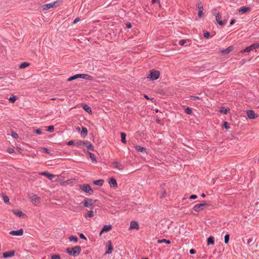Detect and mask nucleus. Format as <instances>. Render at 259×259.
<instances>
[{
  "instance_id": "45",
  "label": "nucleus",
  "mask_w": 259,
  "mask_h": 259,
  "mask_svg": "<svg viewBox=\"0 0 259 259\" xmlns=\"http://www.w3.org/2000/svg\"><path fill=\"white\" fill-rule=\"evenodd\" d=\"M55 177V176L52 174H49V175L47 176V178L51 180H52Z\"/></svg>"
},
{
  "instance_id": "58",
  "label": "nucleus",
  "mask_w": 259,
  "mask_h": 259,
  "mask_svg": "<svg viewBox=\"0 0 259 259\" xmlns=\"http://www.w3.org/2000/svg\"><path fill=\"white\" fill-rule=\"evenodd\" d=\"M166 191L165 190H164L163 192H162V195L161 196V198H163V197H165L166 196Z\"/></svg>"
},
{
  "instance_id": "39",
  "label": "nucleus",
  "mask_w": 259,
  "mask_h": 259,
  "mask_svg": "<svg viewBox=\"0 0 259 259\" xmlns=\"http://www.w3.org/2000/svg\"><path fill=\"white\" fill-rule=\"evenodd\" d=\"M185 113L187 114H191L192 113V110L189 107H187L185 110Z\"/></svg>"
},
{
  "instance_id": "17",
  "label": "nucleus",
  "mask_w": 259,
  "mask_h": 259,
  "mask_svg": "<svg viewBox=\"0 0 259 259\" xmlns=\"http://www.w3.org/2000/svg\"><path fill=\"white\" fill-rule=\"evenodd\" d=\"M107 246H108V249L106 252V254H110L112 253V251L113 249V248L111 244V241L110 240H109L107 241Z\"/></svg>"
},
{
  "instance_id": "37",
  "label": "nucleus",
  "mask_w": 259,
  "mask_h": 259,
  "mask_svg": "<svg viewBox=\"0 0 259 259\" xmlns=\"http://www.w3.org/2000/svg\"><path fill=\"white\" fill-rule=\"evenodd\" d=\"M230 235L229 234H226L224 237V242L225 244H228L229 241Z\"/></svg>"
},
{
  "instance_id": "9",
  "label": "nucleus",
  "mask_w": 259,
  "mask_h": 259,
  "mask_svg": "<svg viewBox=\"0 0 259 259\" xmlns=\"http://www.w3.org/2000/svg\"><path fill=\"white\" fill-rule=\"evenodd\" d=\"M234 50V47L233 46H229L226 49H224L222 50H221L219 52V54L221 55H225L228 54L231 51H232Z\"/></svg>"
},
{
  "instance_id": "2",
  "label": "nucleus",
  "mask_w": 259,
  "mask_h": 259,
  "mask_svg": "<svg viewBox=\"0 0 259 259\" xmlns=\"http://www.w3.org/2000/svg\"><path fill=\"white\" fill-rule=\"evenodd\" d=\"M212 13L215 16V19L217 22L221 26H224L227 23V20H224L223 21L221 20V16L220 15L219 12H218L216 9H213Z\"/></svg>"
},
{
  "instance_id": "3",
  "label": "nucleus",
  "mask_w": 259,
  "mask_h": 259,
  "mask_svg": "<svg viewBox=\"0 0 259 259\" xmlns=\"http://www.w3.org/2000/svg\"><path fill=\"white\" fill-rule=\"evenodd\" d=\"M79 190L87 193L90 195H92L93 193V190L91 188L90 185L87 184L79 185Z\"/></svg>"
},
{
  "instance_id": "18",
  "label": "nucleus",
  "mask_w": 259,
  "mask_h": 259,
  "mask_svg": "<svg viewBox=\"0 0 259 259\" xmlns=\"http://www.w3.org/2000/svg\"><path fill=\"white\" fill-rule=\"evenodd\" d=\"M112 229V226L110 225H104L100 233V235L103 232H108L110 231Z\"/></svg>"
},
{
  "instance_id": "61",
  "label": "nucleus",
  "mask_w": 259,
  "mask_h": 259,
  "mask_svg": "<svg viewBox=\"0 0 259 259\" xmlns=\"http://www.w3.org/2000/svg\"><path fill=\"white\" fill-rule=\"evenodd\" d=\"M253 241V239L252 238H250L248 239L247 244H249Z\"/></svg>"
},
{
  "instance_id": "24",
  "label": "nucleus",
  "mask_w": 259,
  "mask_h": 259,
  "mask_svg": "<svg viewBox=\"0 0 259 259\" xmlns=\"http://www.w3.org/2000/svg\"><path fill=\"white\" fill-rule=\"evenodd\" d=\"M214 244V238L212 236H209L207 238V245H209L210 244L213 245Z\"/></svg>"
},
{
  "instance_id": "5",
  "label": "nucleus",
  "mask_w": 259,
  "mask_h": 259,
  "mask_svg": "<svg viewBox=\"0 0 259 259\" xmlns=\"http://www.w3.org/2000/svg\"><path fill=\"white\" fill-rule=\"evenodd\" d=\"M208 205L205 202H204L202 203L198 204L195 205L193 207V210L197 212H200L201 210H204L206 206H207Z\"/></svg>"
},
{
  "instance_id": "7",
  "label": "nucleus",
  "mask_w": 259,
  "mask_h": 259,
  "mask_svg": "<svg viewBox=\"0 0 259 259\" xmlns=\"http://www.w3.org/2000/svg\"><path fill=\"white\" fill-rule=\"evenodd\" d=\"M95 202V200L92 199L85 198L83 201L81 202V204H83L84 206L86 207H90L94 204Z\"/></svg>"
},
{
  "instance_id": "49",
  "label": "nucleus",
  "mask_w": 259,
  "mask_h": 259,
  "mask_svg": "<svg viewBox=\"0 0 259 259\" xmlns=\"http://www.w3.org/2000/svg\"><path fill=\"white\" fill-rule=\"evenodd\" d=\"M190 99L192 100L195 101V100H196L200 99V98L199 97H198V96H190Z\"/></svg>"
},
{
  "instance_id": "1",
  "label": "nucleus",
  "mask_w": 259,
  "mask_h": 259,
  "mask_svg": "<svg viewBox=\"0 0 259 259\" xmlns=\"http://www.w3.org/2000/svg\"><path fill=\"white\" fill-rule=\"evenodd\" d=\"M66 252L70 255L74 257L77 256L81 252V247L76 246L73 247H68L66 248Z\"/></svg>"
},
{
  "instance_id": "53",
  "label": "nucleus",
  "mask_w": 259,
  "mask_h": 259,
  "mask_svg": "<svg viewBox=\"0 0 259 259\" xmlns=\"http://www.w3.org/2000/svg\"><path fill=\"white\" fill-rule=\"evenodd\" d=\"M35 132L38 135H41L42 134L41 130L39 128L35 130Z\"/></svg>"
},
{
  "instance_id": "27",
  "label": "nucleus",
  "mask_w": 259,
  "mask_h": 259,
  "mask_svg": "<svg viewBox=\"0 0 259 259\" xmlns=\"http://www.w3.org/2000/svg\"><path fill=\"white\" fill-rule=\"evenodd\" d=\"M79 75H80L79 74H75L73 76H72L67 79V81H70L74 79L79 78H80Z\"/></svg>"
},
{
  "instance_id": "33",
  "label": "nucleus",
  "mask_w": 259,
  "mask_h": 259,
  "mask_svg": "<svg viewBox=\"0 0 259 259\" xmlns=\"http://www.w3.org/2000/svg\"><path fill=\"white\" fill-rule=\"evenodd\" d=\"M170 242H171L170 241H169L168 240H166L165 239H162L161 240H158L157 241L158 243H166L167 244H170Z\"/></svg>"
},
{
  "instance_id": "13",
  "label": "nucleus",
  "mask_w": 259,
  "mask_h": 259,
  "mask_svg": "<svg viewBox=\"0 0 259 259\" xmlns=\"http://www.w3.org/2000/svg\"><path fill=\"white\" fill-rule=\"evenodd\" d=\"M129 229H130L139 230V226L138 223L135 221H131V223H130V226Z\"/></svg>"
},
{
  "instance_id": "23",
  "label": "nucleus",
  "mask_w": 259,
  "mask_h": 259,
  "mask_svg": "<svg viewBox=\"0 0 259 259\" xmlns=\"http://www.w3.org/2000/svg\"><path fill=\"white\" fill-rule=\"evenodd\" d=\"M83 109L88 113H92V109L91 108L88 106L87 104H83L82 105Z\"/></svg>"
},
{
  "instance_id": "42",
  "label": "nucleus",
  "mask_w": 259,
  "mask_h": 259,
  "mask_svg": "<svg viewBox=\"0 0 259 259\" xmlns=\"http://www.w3.org/2000/svg\"><path fill=\"white\" fill-rule=\"evenodd\" d=\"M39 199V197L36 195H34L31 197V200L32 201L36 202L37 200H38Z\"/></svg>"
},
{
  "instance_id": "28",
  "label": "nucleus",
  "mask_w": 259,
  "mask_h": 259,
  "mask_svg": "<svg viewBox=\"0 0 259 259\" xmlns=\"http://www.w3.org/2000/svg\"><path fill=\"white\" fill-rule=\"evenodd\" d=\"M196 6L198 11L203 10V6L201 2L197 3Z\"/></svg>"
},
{
  "instance_id": "34",
  "label": "nucleus",
  "mask_w": 259,
  "mask_h": 259,
  "mask_svg": "<svg viewBox=\"0 0 259 259\" xmlns=\"http://www.w3.org/2000/svg\"><path fill=\"white\" fill-rule=\"evenodd\" d=\"M94 215V212L93 210L89 211L87 214L85 215V217L92 218Z\"/></svg>"
},
{
  "instance_id": "15",
  "label": "nucleus",
  "mask_w": 259,
  "mask_h": 259,
  "mask_svg": "<svg viewBox=\"0 0 259 259\" xmlns=\"http://www.w3.org/2000/svg\"><path fill=\"white\" fill-rule=\"evenodd\" d=\"M15 255V251L13 250L7 251L3 253V257L4 258H8L12 257Z\"/></svg>"
},
{
  "instance_id": "21",
  "label": "nucleus",
  "mask_w": 259,
  "mask_h": 259,
  "mask_svg": "<svg viewBox=\"0 0 259 259\" xmlns=\"http://www.w3.org/2000/svg\"><path fill=\"white\" fill-rule=\"evenodd\" d=\"M84 146L87 147L88 149L90 150L94 151V146L90 142H85Z\"/></svg>"
},
{
  "instance_id": "51",
  "label": "nucleus",
  "mask_w": 259,
  "mask_h": 259,
  "mask_svg": "<svg viewBox=\"0 0 259 259\" xmlns=\"http://www.w3.org/2000/svg\"><path fill=\"white\" fill-rule=\"evenodd\" d=\"M75 143V142H74V141L71 140V141H68L67 143V145L68 146H71V145H74Z\"/></svg>"
},
{
  "instance_id": "40",
  "label": "nucleus",
  "mask_w": 259,
  "mask_h": 259,
  "mask_svg": "<svg viewBox=\"0 0 259 259\" xmlns=\"http://www.w3.org/2000/svg\"><path fill=\"white\" fill-rule=\"evenodd\" d=\"M51 259H61V257L59 254H53L51 255Z\"/></svg>"
},
{
  "instance_id": "59",
  "label": "nucleus",
  "mask_w": 259,
  "mask_h": 259,
  "mask_svg": "<svg viewBox=\"0 0 259 259\" xmlns=\"http://www.w3.org/2000/svg\"><path fill=\"white\" fill-rule=\"evenodd\" d=\"M196 253V251L194 249H191L190 250V253L191 254H194Z\"/></svg>"
},
{
  "instance_id": "14",
  "label": "nucleus",
  "mask_w": 259,
  "mask_h": 259,
  "mask_svg": "<svg viewBox=\"0 0 259 259\" xmlns=\"http://www.w3.org/2000/svg\"><path fill=\"white\" fill-rule=\"evenodd\" d=\"M113 167L119 170H122L123 169V166L122 164L119 163L117 161H114L112 163Z\"/></svg>"
},
{
  "instance_id": "11",
  "label": "nucleus",
  "mask_w": 259,
  "mask_h": 259,
  "mask_svg": "<svg viewBox=\"0 0 259 259\" xmlns=\"http://www.w3.org/2000/svg\"><path fill=\"white\" fill-rule=\"evenodd\" d=\"M110 187L114 189L117 188V183L115 179L111 178L108 181Z\"/></svg>"
},
{
  "instance_id": "38",
  "label": "nucleus",
  "mask_w": 259,
  "mask_h": 259,
  "mask_svg": "<svg viewBox=\"0 0 259 259\" xmlns=\"http://www.w3.org/2000/svg\"><path fill=\"white\" fill-rule=\"evenodd\" d=\"M16 100H17V98L15 96L10 97V98L9 99V100L12 103L15 102L16 101Z\"/></svg>"
},
{
  "instance_id": "22",
  "label": "nucleus",
  "mask_w": 259,
  "mask_h": 259,
  "mask_svg": "<svg viewBox=\"0 0 259 259\" xmlns=\"http://www.w3.org/2000/svg\"><path fill=\"white\" fill-rule=\"evenodd\" d=\"M13 212L15 215H16L19 217H21L25 215V214L24 213H23L21 211L19 210H13Z\"/></svg>"
},
{
  "instance_id": "46",
  "label": "nucleus",
  "mask_w": 259,
  "mask_h": 259,
  "mask_svg": "<svg viewBox=\"0 0 259 259\" xmlns=\"http://www.w3.org/2000/svg\"><path fill=\"white\" fill-rule=\"evenodd\" d=\"M223 127H224L226 130L230 128V126H229L228 123L227 121L224 122Z\"/></svg>"
},
{
  "instance_id": "32",
  "label": "nucleus",
  "mask_w": 259,
  "mask_h": 259,
  "mask_svg": "<svg viewBox=\"0 0 259 259\" xmlns=\"http://www.w3.org/2000/svg\"><path fill=\"white\" fill-rule=\"evenodd\" d=\"M69 239L70 241H73L74 242H77L78 241V238L76 236H71L69 237Z\"/></svg>"
},
{
  "instance_id": "55",
  "label": "nucleus",
  "mask_w": 259,
  "mask_h": 259,
  "mask_svg": "<svg viewBox=\"0 0 259 259\" xmlns=\"http://www.w3.org/2000/svg\"><path fill=\"white\" fill-rule=\"evenodd\" d=\"M197 196L196 195H192L189 197V199H194L197 198Z\"/></svg>"
},
{
  "instance_id": "26",
  "label": "nucleus",
  "mask_w": 259,
  "mask_h": 259,
  "mask_svg": "<svg viewBox=\"0 0 259 259\" xmlns=\"http://www.w3.org/2000/svg\"><path fill=\"white\" fill-rule=\"evenodd\" d=\"M104 183V181L103 180H98L97 181H94L93 182V184L95 185L98 186H102Z\"/></svg>"
},
{
  "instance_id": "35",
  "label": "nucleus",
  "mask_w": 259,
  "mask_h": 259,
  "mask_svg": "<svg viewBox=\"0 0 259 259\" xmlns=\"http://www.w3.org/2000/svg\"><path fill=\"white\" fill-rule=\"evenodd\" d=\"M88 134V130L87 128L85 127H82L81 131V134L83 135L84 137L86 136Z\"/></svg>"
},
{
  "instance_id": "57",
  "label": "nucleus",
  "mask_w": 259,
  "mask_h": 259,
  "mask_svg": "<svg viewBox=\"0 0 259 259\" xmlns=\"http://www.w3.org/2000/svg\"><path fill=\"white\" fill-rule=\"evenodd\" d=\"M79 237H80V238H81V239H84V240H86V239H87V238H86L85 236L83 234H80L79 235Z\"/></svg>"
},
{
  "instance_id": "62",
  "label": "nucleus",
  "mask_w": 259,
  "mask_h": 259,
  "mask_svg": "<svg viewBox=\"0 0 259 259\" xmlns=\"http://www.w3.org/2000/svg\"><path fill=\"white\" fill-rule=\"evenodd\" d=\"M8 152L10 153H13L14 152V150L12 148H9V150H8Z\"/></svg>"
},
{
  "instance_id": "60",
  "label": "nucleus",
  "mask_w": 259,
  "mask_h": 259,
  "mask_svg": "<svg viewBox=\"0 0 259 259\" xmlns=\"http://www.w3.org/2000/svg\"><path fill=\"white\" fill-rule=\"evenodd\" d=\"M125 25H126V27L127 28H131V27H132L131 24V23H130V22H127V23H126V24H125Z\"/></svg>"
},
{
  "instance_id": "63",
  "label": "nucleus",
  "mask_w": 259,
  "mask_h": 259,
  "mask_svg": "<svg viewBox=\"0 0 259 259\" xmlns=\"http://www.w3.org/2000/svg\"><path fill=\"white\" fill-rule=\"evenodd\" d=\"M235 22V20L234 19H232L230 22V25H233V24H234Z\"/></svg>"
},
{
  "instance_id": "43",
  "label": "nucleus",
  "mask_w": 259,
  "mask_h": 259,
  "mask_svg": "<svg viewBox=\"0 0 259 259\" xmlns=\"http://www.w3.org/2000/svg\"><path fill=\"white\" fill-rule=\"evenodd\" d=\"M203 10H200V11H198V17L199 18H202V17H203Z\"/></svg>"
},
{
  "instance_id": "56",
  "label": "nucleus",
  "mask_w": 259,
  "mask_h": 259,
  "mask_svg": "<svg viewBox=\"0 0 259 259\" xmlns=\"http://www.w3.org/2000/svg\"><path fill=\"white\" fill-rule=\"evenodd\" d=\"M49 173L47 172H41L40 173V175H42V176H46L47 177V176L49 175Z\"/></svg>"
},
{
  "instance_id": "54",
  "label": "nucleus",
  "mask_w": 259,
  "mask_h": 259,
  "mask_svg": "<svg viewBox=\"0 0 259 259\" xmlns=\"http://www.w3.org/2000/svg\"><path fill=\"white\" fill-rule=\"evenodd\" d=\"M80 19L79 17L76 18L73 21V24H76L78 22L80 21Z\"/></svg>"
},
{
  "instance_id": "50",
  "label": "nucleus",
  "mask_w": 259,
  "mask_h": 259,
  "mask_svg": "<svg viewBox=\"0 0 259 259\" xmlns=\"http://www.w3.org/2000/svg\"><path fill=\"white\" fill-rule=\"evenodd\" d=\"M229 110H230L229 108H228L225 109L224 110H221L220 112L227 114L228 113V111Z\"/></svg>"
},
{
  "instance_id": "47",
  "label": "nucleus",
  "mask_w": 259,
  "mask_h": 259,
  "mask_svg": "<svg viewBox=\"0 0 259 259\" xmlns=\"http://www.w3.org/2000/svg\"><path fill=\"white\" fill-rule=\"evenodd\" d=\"M11 136H12L13 138H15V139H17V138H18V134H17L16 133H15V132H14V131H12V134H11Z\"/></svg>"
},
{
  "instance_id": "52",
  "label": "nucleus",
  "mask_w": 259,
  "mask_h": 259,
  "mask_svg": "<svg viewBox=\"0 0 259 259\" xmlns=\"http://www.w3.org/2000/svg\"><path fill=\"white\" fill-rule=\"evenodd\" d=\"M42 150H43V151L44 152H45L46 153H48V154L50 153V150L47 148H43Z\"/></svg>"
},
{
  "instance_id": "12",
  "label": "nucleus",
  "mask_w": 259,
  "mask_h": 259,
  "mask_svg": "<svg viewBox=\"0 0 259 259\" xmlns=\"http://www.w3.org/2000/svg\"><path fill=\"white\" fill-rule=\"evenodd\" d=\"M23 234V230L22 229H20L17 231H11L10 232V234L13 236H21Z\"/></svg>"
},
{
  "instance_id": "10",
  "label": "nucleus",
  "mask_w": 259,
  "mask_h": 259,
  "mask_svg": "<svg viewBox=\"0 0 259 259\" xmlns=\"http://www.w3.org/2000/svg\"><path fill=\"white\" fill-rule=\"evenodd\" d=\"M246 113H247V115L249 119H255L257 117V115L254 113V111L252 110H247L246 112Z\"/></svg>"
},
{
  "instance_id": "36",
  "label": "nucleus",
  "mask_w": 259,
  "mask_h": 259,
  "mask_svg": "<svg viewBox=\"0 0 259 259\" xmlns=\"http://www.w3.org/2000/svg\"><path fill=\"white\" fill-rule=\"evenodd\" d=\"M187 42H189V40H186V39H182V40H180L179 42V44L181 46H184L186 43H187Z\"/></svg>"
},
{
  "instance_id": "4",
  "label": "nucleus",
  "mask_w": 259,
  "mask_h": 259,
  "mask_svg": "<svg viewBox=\"0 0 259 259\" xmlns=\"http://www.w3.org/2000/svg\"><path fill=\"white\" fill-rule=\"evenodd\" d=\"M159 71L155 70H152L150 71V73L149 74L148 78L151 80H155L158 79L159 77Z\"/></svg>"
},
{
  "instance_id": "30",
  "label": "nucleus",
  "mask_w": 259,
  "mask_h": 259,
  "mask_svg": "<svg viewBox=\"0 0 259 259\" xmlns=\"http://www.w3.org/2000/svg\"><path fill=\"white\" fill-rule=\"evenodd\" d=\"M29 63H27V62H24L22 63H21L20 66H19V68L20 69H23V68H25L26 67H28L29 66Z\"/></svg>"
},
{
  "instance_id": "31",
  "label": "nucleus",
  "mask_w": 259,
  "mask_h": 259,
  "mask_svg": "<svg viewBox=\"0 0 259 259\" xmlns=\"http://www.w3.org/2000/svg\"><path fill=\"white\" fill-rule=\"evenodd\" d=\"M85 142L82 141H77L74 144V145L76 146L77 147H79L80 146H84Z\"/></svg>"
},
{
  "instance_id": "44",
  "label": "nucleus",
  "mask_w": 259,
  "mask_h": 259,
  "mask_svg": "<svg viewBox=\"0 0 259 259\" xmlns=\"http://www.w3.org/2000/svg\"><path fill=\"white\" fill-rule=\"evenodd\" d=\"M204 37L205 38H209V37H212L213 35H210V33H203Z\"/></svg>"
},
{
  "instance_id": "25",
  "label": "nucleus",
  "mask_w": 259,
  "mask_h": 259,
  "mask_svg": "<svg viewBox=\"0 0 259 259\" xmlns=\"http://www.w3.org/2000/svg\"><path fill=\"white\" fill-rule=\"evenodd\" d=\"M87 153L90 156V157L91 158L92 162H97L96 158L94 154H93L92 153H91L90 152H88Z\"/></svg>"
},
{
  "instance_id": "8",
  "label": "nucleus",
  "mask_w": 259,
  "mask_h": 259,
  "mask_svg": "<svg viewBox=\"0 0 259 259\" xmlns=\"http://www.w3.org/2000/svg\"><path fill=\"white\" fill-rule=\"evenodd\" d=\"M57 3V1H55L49 4H47L43 5V9L44 10H48L50 8H55L56 7V4Z\"/></svg>"
},
{
  "instance_id": "41",
  "label": "nucleus",
  "mask_w": 259,
  "mask_h": 259,
  "mask_svg": "<svg viewBox=\"0 0 259 259\" xmlns=\"http://www.w3.org/2000/svg\"><path fill=\"white\" fill-rule=\"evenodd\" d=\"M54 131V126L53 125H50L48 127V131L52 133Z\"/></svg>"
},
{
  "instance_id": "6",
  "label": "nucleus",
  "mask_w": 259,
  "mask_h": 259,
  "mask_svg": "<svg viewBox=\"0 0 259 259\" xmlns=\"http://www.w3.org/2000/svg\"><path fill=\"white\" fill-rule=\"evenodd\" d=\"M259 49V43H254L250 46L247 47L245 49L241 51L242 53L249 52L253 49Z\"/></svg>"
},
{
  "instance_id": "29",
  "label": "nucleus",
  "mask_w": 259,
  "mask_h": 259,
  "mask_svg": "<svg viewBox=\"0 0 259 259\" xmlns=\"http://www.w3.org/2000/svg\"><path fill=\"white\" fill-rule=\"evenodd\" d=\"M126 134L124 133H121V141L122 143L125 144L126 143V141L125 140Z\"/></svg>"
},
{
  "instance_id": "19",
  "label": "nucleus",
  "mask_w": 259,
  "mask_h": 259,
  "mask_svg": "<svg viewBox=\"0 0 259 259\" xmlns=\"http://www.w3.org/2000/svg\"><path fill=\"white\" fill-rule=\"evenodd\" d=\"M79 77L86 80H91L93 79V77L86 74H79Z\"/></svg>"
},
{
  "instance_id": "20",
  "label": "nucleus",
  "mask_w": 259,
  "mask_h": 259,
  "mask_svg": "<svg viewBox=\"0 0 259 259\" xmlns=\"http://www.w3.org/2000/svg\"><path fill=\"white\" fill-rule=\"evenodd\" d=\"M134 147H135V149L138 152H146V149L144 147H142L139 145H135L134 146Z\"/></svg>"
},
{
  "instance_id": "16",
  "label": "nucleus",
  "mask_w": 259,
  "mask_h": 259,
  "mask_svg": "<svg viewBox=\"0 0 259 259\" xmlns=\"http://www.w3.org/2000/svg\"><path fill=\"white\" fill-rule=\"evenodd\" d=\"M250 11V8L246 7H241L238 10L240 14L245 13Z\"/></svg>"
},
{
  "instance_id": "48",
  "label": "nucleus",
  "mask_w": 259,
  "mask_h": 259,
  "mask_svg": "<svg viewBox=\"0 0 259 259\" xmlns=\"http://www.w3.org/2000/svg\"><path fill=\"white\" fill-rule=\"evenodd\" d=\"M3 200L4 202L6 203H8L9 202V198L7 196H3Z\"/></svg>"
},
{
  "instance_id": "64",
  "label": "nucleus",
  "mask_w": 259,
  "mask_h": 259,
  "mask_svg": "<svg viewBox=\"0 0 259 259\" xmlns=\"http://www.w3.org/2000/svg\"><path fill=\"white\" fill-rule=\"evenodd\" d=\"M201 196H202V197H205V194L204 193H202V194H201Z\"/></svg>"
}]
</instances>
